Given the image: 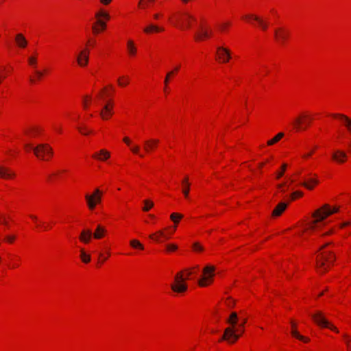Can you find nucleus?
<instances>
[{"mask_svg": "<svg viewBox=\"0 0 351 351\" xmlns=\"http://www.w3.org/2000/svg\"><path fill=\"white\" fill-rule=\"evenodd\" d=\"M339 206H330L326 204L322 207L317 208L312 215L311 221H308V232L310 230L317 232L321 235H329L334 232L332 227L327 226L326 221L328 217L338 213Z\"/></svg>", "mask_w": 351, "mask_h": 351, "instance_id": "1", "label": "nucleus"}, {"mask_svg": "<svg viewBox=\"0 0 351 351\" xmlns=\"http://www.w3.org/2000/svg\"><path fill=\"white\" fill-rule=\"evenodd\" d=\"M335 256L333 253L327 250H323L317 257V269L323 273L328 270L333 265Z\"/></svg>", "mask_w": 351, "mask_h": 351, "instance_id": "2", "label": "nucleus"}, {"mask_svg": "<svg viewBox=\"0 0 351 351\" xmlns=\"http://www.w3.org/2000/svg\"><path fill=\"white\" fill-rule=\"evenodd\" d=\"M26 149H32L35 156L41 160H47L53 156V149L48 144L40 143L36 147H32L30 144H25Z\"/></svg>", "mask_w": 351, "mask_h": 351, "instance_id": "3", "label": "nucleus"}, {"mask_svg": "<svg viewBox=\"0 0 351 351\" xmlns=\"http://www.w3.org/2000/svg\"><path fill=\"white\" fill-rule=\"evenodd\" d=\"M216 268L215 266L208 265L202 269V276L198 280V285H207L214 282Z\"/></svg>", "mask_w": 351, "mask_h": 351, "instance_id": "4", "label": "nucleus"}, {"mask_svg": "<svg viewBox=\"0 0 351 351\" xmlns=\"http://www.w3.org/2000/svg\"><path fill=\"white\" fill-rule=\"evenodd\" d=\"M332 118L338 121L341 125L344 126L350 136L348 145L351 152V119L343 114H332Z\"/></svg>", "mask_w": 351, "mask_h": 351, "instance_id": "5", "label": "nucleus"}, {"mask_svg": "<svg viewBox=\"0 0 351 351\" xmlns=\"http://www.w3.org/2000/svg\"><path fill=\"white\" fill-rule=\"evenodd\" d=\"M85 199L89 209L95 208L97 204L100 203L101 200V191L99 189H96L93 195L86 194Z\"/></svg>", "mask_w": 351, "mask_h": 351, "instance_id": "6", "label": "nucleus"}, {"mask_svg": "<svg viewBox=\"0 0 351 351\" xmlns=\"http://www.w3.org/2000/svg\"><path fill=\"white\" fill-rule=\"evenodd\" d=\"M176 19L182 29L191 27L192 22L196 20L193 16L188 13L181 14L177 16Z\"/></svg>", "mask_w": 351, "mask_h": 351, "instance_id": "7", "label": "nucleus"}, {"mask_svg": "<svg viewBox=\"0 0 351 351\" xmlns=\"http://www.w3.org/2000/svg\"><path fill=\"white\" fill-rule=\"evenodd\" d=\"M313 321L319 326L328 328L337 332H338V330L336 327L333 326L328 322L324 317L322 315L321 313L317 312L312 315Z\"/></svg>", "mask_w": 351, "mask_h": 351, "instance_id": "8", "label": "nucleus"}, {"mask_svg": "<svg viewBox=\"0 0 351 351\" xmlns=\"http://www.w3.org/2000/svg\"><path fill=\"white\" fill-rule=\"evenodd\" d=\"M237 330L234 328H227L224 330V334L221 337L220 341L226 340L230 343H234L240 337V335L236 333Z\"/></svg>", "mask_w": 351, "mask_h": 351, "instance_id": "9", "label": "nucleus"}, {"mask_svg": "<svg viewBox=\"0 0 351 351\" xmlns=\"http://www.w3.org/2000/svg\"><path fill=\"white\" fill-rule=\"evenodd\" d=\"M332 159L335 162H336L337 163L341 164V163H343V162H345L346 161V160H347V154L343 150L335 149L332 152Z\"/></svg>", "mask_w": 351, "mask_h": 351, "instance_id": "10", "label": "nucleus"}, {"mask_svg": "<svg viewBox=\"0 0 351 351\" xmlns=\"http://www.w3.org/2000/svg\"><path fill=\"white\" fill-rule=\"evenodd\" d=\"M185 271L186 272V276L185 277H184L182 272H179L176 275L174 285H185L184 283H185L186 280L193 273L192 269H186Z\"/></svg>", "mask_w": 351, "mask_h": 351, "instance_id": "11", "label": "nucleus"}, {"mask_svg": "<svg viewBox=\"0 0 351 351\" xmlns=\"http://www.w3.org/2000/svg\"><path fill=\"white\" fill-rule=\"evenodd\" d=\"M89 51L82 50L77 56V62L80 66H85L88 62Z\"/></svg>", "mask_w": 351, "mask_h": 351, "instance_id": "12", "label": "nucleus"}, {"mask_svg": "<svg viewBox=\"0 0 351 351\" xmlns=\"http://www.w3.org/2000/svg\"><path fill=\"white\" fill-rule=\"evenodd\" d=\"M274 34L276 39L282 44L285 43L289 36V32L282 28L275 29Z\"/></svg>", "mask_w": 351, "mask_h": 351, "instance_id": "13", "label": "nucleus"}, {"mask_svg": "<svg viewBox=\"0 0 351 351\" xmlns=\"http://www.w3.org/2000/svg\"><path fill=\"white\" fill-rule=\"evenodd\" d=\"M217 53L219 58L222 60L223 62H227L230 59V51L223 47H217Z\"/></svg>", "mask_w": 351, "mask_h": 351, "instance_id": "14", "label": "nucleus"}, {"mask_svg": "<svg viewBox=\"0 0 351 351\" xmlns=\"http://www.w3.org/2000/svg\"><path fill=\"white\" fill-rule=\"evenodd\" d=\"M158 142L159 141L158 139H154V138L148 139V140L145 141L144 143V147H143L145 152L147 153H149L150 152L154 150L156 148V147L157 146Z\"/></svg>", "mask_w": 351, "mask_h": 351, "instance_id": "15", "label": "nucleus"}, {"mask_svg": "<svg viewBox=\"0 0 351 351\" xmlns=\"http://www.w3.org/2000/svg\"><path fill=\"white\" fill-rule=\"evenodd\" d=\"M123 141L125 144L130 147V150L133 154H137L141 158L144 157V154L140 152V147L138 145H132L128 137H125L123 138Z\"/></svg>", "mask_w": 351, "mask_h": 351, "instance_id": "16", "label": "nucleus"}, {"mask_svg": "<svg viewBox=\"0 0 351 351\" xmlns=\"http://www.w3.org/2000/svg\"><path fill=\"white\" fill-rule=\"evenodd\" d=\"M164 28L153 23H149L147 27L143 29V32L146 34H152L154 32H163Z\"/></svg>", "mask_w": 351, "mask_h": 351, "instance_id": "17", "label": "nucleus"}, {"mask_svg": "<svg viewBox=\"0 0 351 351\" xmlns=\"http://www.w3.org/2000/svg\"><path fill=\"white\" fill-rule=\"evenodd\" d=\"M246 19H253L258 22L260 27L263 29L266 30L267 29V23L264 21L261 18L254 15V14H248L244 16Z\"/></svg>", "mask_w": 351, "mask_h": 351, "instance_id": "18", "label": "nucleus"}, {"mask_svg": "<svg viewBox=\"0 0 351 351\" xmlns=\"http://www.w3.org/2000/svg\"><path fill=\"white\" fill-rule=\"evenodd\" d=\"M288 204L285 202L279 203L272 212L273 217L280 216L287 208Z\"/></svg>", "mask_w": 351, "mask_h": 351, "instance_id": "19", "label": "nucleus"}, {"mask_svg": "<svg viewBox=\"0 0 351 351\" xmlns=\"http://www.w3.org/2000/svg\"><path fill=\"white\" fill-rule=\"evenodd\" d=\"M14 176H15V173L13 171H12L10 169H9L5 167L0 166V178L8 179V178H12Z\"/></svg>", "mask_w": 351, "mask_h": 351, "instance_id": "20", "label": "nucleus"}, {"mask_svg": "<svg viewBox=\"0 0 351 351\" xmlns=\"http://www.w3.org/2000/svg\"><path fill=\"white\" fill-rule=\"evenodd\" d=\"M319 183V178L315 174L308 173V190L313 189Z\"/></svg>", "mask_w": 351, "mask_h": 351, "instance_id": "21", "label": "nucleus"}, {"mask_svg": "<svg viewBox=\"0 0 351 351\" xmlns=\"http://www.w3.org/2000/svg\"><path fill=\"white\" fill-rule=\"evenodd\" d=\"M99 114L103 119H108L112 114V111L108 104H106L102 110L100 111Z\"/></svg>", "mask_w": 351, "mask_h": 351, "instance_id": "22", "label": "nucleus"}, {"mask_svg": "<svg viewBox=\"0 0 351 351\" xmlns=\"http://www.w3.org/2000/svg\"><path fill=\"white\" fill-rule=\"evenodd\" d=\"M92 235H93V233L90 230H84L81 232L80 239L82 242H84L85 243H88L90 242Z\"/></svg>", "mask_w": 351, "mask_h": 351, "instance_id": "23", "label": "nucleus"}, {"mask_svg": "<svg viewBox=\"0 0 351 351\" xmlns=\"http://www.w3.org/2000/svg\"><path fill=\"white\" fill-rule=\"evenodd\" d=\"M304 123H305V117L301 116V117H297L295 119V121L293 122V125H294L295 128L299 131V130L304 129V128L303 126Z\"/></svg>", "mask_w": 351, "mask_h": 351, "instance_id": "24", "label": "nucleus"}, {"mask_svg": "<svg viewBox=\"0 0 351 351\" xmlns=\"http://www.w3.org/2000/svg\"><path fill=\"white\" fill-rule=\"evenodd\" d=\"M106 232V230L105 229V228L101 226V225H98L93 235L95 239H99L104 236Z\"/></svg>", "mask_w": 351, "mask_h": 351, "instance_id": "25", "label": "nucleus"}, {"mask_svg": "<svg viewBox=\"0 0 351 351\" xmlns=\"http://www.w3.org/2000/svg\"><path fill=\"white\" fill-rule=\"evenodd\" d=\"M210 36V33L206 29H204L203 28L198 32H195V38L197 40H202L204 38H208Z\"/></svg>", "mask_w": 351, "mask_h": 351, "instance_id": "26", "label": "nucleus"}, {"mask_svg": "<svg viewBox=\"0 0 351 351\" xmlns=\"http://www.w3.org/2000/svg\"><path fill=\"white\" fill-rule=\"evenodd\" d=\"M15 40H16L17 45L21 48H25L27 45V42L26 39L25 38L23 35L21 34H18L16 36Z\"/></svg>", "mask_w": 351, "mask_h": 351, "instance_id": "27", "label": "nucleus"}, {"mask_svg": "<svg viewBox=\"0 0 351 351\" xmlns=\"http://www.w3.org/2000/svg\"><path fill=\"white\" fill-rule=\"evenodd\" d=\"M182 185H183L182 193H183V194H184L185 197H188L189 193V190H190V188H189L190 184L189 183V178H188V177H186L182 180Z\"/></svg>", "mask_w": 351, "mask_h": 351, "instance_id": "28", "label": "nucleus"}, {"mask_svg": "<svg viewBox=\"0 0 351 351\" xmlns=\"http://www.w3.org/2000/svg\"><path fill=\"white\" fill-rule=\"evenodd\" d=\"M237 322H238L237 314L235 312H232L230 314V317L228 319L227 322L232 326L231 328H235V325L237 323Z\"/></svg>", "mask_w": 351, "mask_h": 351, "instance_id": "29", "label": "nucleus"}, {"mask_svg": "<svg viewBox=\"0 0 351 351\" xmlns=\"http://www.w3.org/2000/svg\"><path fill=\"white\" fill-rule=\"evenodd\" d=\"M160 237H165V239H168V237L165 234L162 230H159L155 234H152L149 235V238L154 240L156 242H160Z\"/></svg>", "mask_w": 351, "mask_h": 351, "instance_id": "30", "label": "nucleus"}, {"mask_svg": "<svg viewBox=\"0 0 351 351\" xmlns=\"http://www.w3.org/2000/svg\"><path fill=\"white\" fill-rule=\"evenodd\" d=\"M155 0H139L138 7L142 9H146L150 4L153 3Z\"/></svg>", "mask_w": 351, "mask_h": 351, "instance_id": "31", "label": "nucleus"}, {"mask_svg": "<svg viewBox=\"0 0 351 351\" xmlns=\"http://www.w3.org/2000/svg\"><path fill=\"white\" fill-rule=\"evenodd\" d=\"M291 326H292L291 335L293 337H295V338H297L301 341H306L305 337L302 335H300L299 334V332L295 329V324L293 322H291Z\"/></svg>", "mask_w": 351, "mask_h": 351, "instance_id": "32", "label": "nucleus"}, {"mask_svg": "<svg viewBox=\"0 0 351 351\" xmlns=\"http://www.w3.org/2000/svg\"><path fill=\"white\" fill-rule=\"evenodd\" d=\"M284 136V133L280 132L276 135L273 138L267 141L268 145H272L278 142Z\"/></svg>", "mask_w": 351, "mask_h": 351, "instance_id": "33", "label": "nucleus"}, {"mask_svg": "<svg viewBox=\"0 0 351 351\" xmlns=\"http://www.w3.org/2000/svg\"><path fill=\"white\" fill-rule=\"evenodd\" d=\"M128 52L131 56L135 55L136 52V48L134 46V44L132 40L128 41Z\"/></svg>", "mask_w": 351, "mask_h": 351, "instance_id": "34", "label": "nucleus"}, {"mask_svg": "<svg viewBox=\"0 0 351 351\" xmlns=\"http://www.w3.org/2000/svg\"><path fill=\"white\" fill-rule=\"evenodd\" d=\"M130 245L135 249L143 250V245L136 239L130 241Z\"/></svg>", "mask_w": 351, "mask_h": 351, "instance_id": "35", "label": "nucleus"}, {"mask_svg": "<svg viewBox=\"0 0 351 351\" xmlns=\"http://www.w3.org/2000/svg\"><path fill=\"white\" fill-rule=\"evenodd\" d=\"M143 202L145 206L143 208V210L145 212L149 211L154 206V203L149 199L144 200Z\"/></svg>", "mask_w": 351, "mask_h": 351, "instance_id": "36", "label": "nucleus"}, {"mask_svg": "<svg viewBox=\"0 0 351 351\" xmlns=\"http://www.w3.org/2000/svg\"><path fill=\"white\" fill-rule=\"evenodd\" d=\"M80 258L82 261L85 263H87L90 261V255L87 254L83 250H81Z\"/></svg>", "mask_w": 351, "mask_h": 351, "instance_id": "37", "label": "nucleus"}, {"mask_svg": "<svg viewBox=\"0 0 351 351\" xmlns=\"http://www.w3.org/2000/svg\"><path fill=\"white\" fill-rule=\"evenodd\" d=\"M187 287H171V291L173 293H180L186 291Z\"/></svg>", "mask_w": 351, "mask_h": 351, "instance_id": "38", "label": "nucleus"}, {"mask_svg": "<svg viewBox=\"0 0 351 351\" xmlns=\"http://www.w3.org/2000/svg\"><path fill=\"white\" fill-rule=\"evenodd\" d=\"M182 217V215L176 213H172L170 216L171 219L176 223H178V219H180Z\"/></svg>", "mask_w": 351, "mask_h": 351, "instance_id": "39", "label": "nucleus"}, {"mask_svg": "<svg viewBox=\"0 0 351 351\" xmlns=\"http://www.w3.org/2000/svg\"><path fill=\"white\" fill-rule=\"evenodd\" d=\"M100 154L103 156L102 158H99L100 160H106L110 157V153L105 149H101Z\"/></svg>", "mask_w": 351, "mask_h": 351, "instance_id": "40", "label": "nucleus"}, {"mask_svg": "<svg viewBox=\"0 0 351 351\" xmlns=\"http://www.w3.org/2000/svg\"><path fill=\"white\" fill-rule=\"evenodd\" d=\"M286 167H287L286 164H283V165H282L280 172H278V173H277V176H276V178H277L278 179H279L280 178H281V177L283 176L284 172H285V170H286Z\"/></svg>", "mask_w": 351, "mask_h": 351, "instance_id": "41", "label": "nucleus"}, {"mask_svg": "<svg viewBox=\"0 0 351 351\" xmlns=\"http://www.w3.org/2000/svg\"><path fill=\"white\" fill-rule=\"evenodd\" d=\"M28 62L30 65L33 66L34 67H36L37 64V60L35 57H29L28 58Z\"/></svg>", "mask_w": 351, "mask_h": 351, "instance_id": "42", "label": "nucleus"}, {"mask_svg": "<svg viewBox=\"0 0 351 351\" xmlns=\"http://www.w3.org/2000/svg\"><path fill=\"white\" fill-rule=\"evenodd\" d=\"M302 195V192H300V191H295V192L293 193L291 195V197L292 200H294V199L301 197Z\"/></svg>", "mask_w": 351, "mask_h": 351, "instance_id": "43", "label": "nucleus"}, {"mask_svg": "<svg viewBox=\"0 0 351 351\" xmlns=\"http://www.w3.org/2000/svg\"><path fill=\"white\" fill-rule=\"evenodd\" d=\"M124 77L118 79V84L121 86H126L128 84V80L123 81Z\"/></svg>", "mask_w": 351, "mask_h": 351, "instance_id": "44", "label": "nucleus"}, {"mask_svg": "<svg viewBox=\"0 0 351 351\" xmlns=\"http://www.w3.org/2000/svg\"><path fill=\"white\" fill-rule=\"evenodd\" d=\"M173 74V71H169L167 73L165 78V86H167L168 83H169V79H171V76Z\"/></svg>", "mask_w": 351, "mask_h": 351, "instance_id": "45", "label": "nucleus"}, {"mask_svg": "<svg viewBox=\"0 0 351 351\" xmlns=\"http://www.w3.org/2000/svg\"><path fill=\"white\" fill-rule=\"evenodd\" d=\"M193 247L196 251H202L203 250V247L198 243H195L193 245Z\"/></svg>", "mask_w": 351, "mask_h": 351, "instance_id": "46", "label": "nucleus"}, {"mask_svg": "<svg viewBox=\"0 0 351 351\" xmlns=\"http://www.w3.org/2000/svg\"><path fill=\"white\" fill-rule=\"evenodd\" d=\"M245 322H246V320H245V319H243V322H242V323L239 324V328H236V329L237 330L236 331V332H239V331H240L241 332H243V330L242 328L244 326V324H245Z\"/></svg>", "mask_w": 351, "mask_h": 351, "instance_id": "47", "label": "nucleus"}, {"mask_svg": "<svg viewBox=\"0 0 351 351\" xmlns=\"http://www.w3.org/2000/svg\"><path fill=\"white\" fill-rule=\"evenodd\" d=\"M167 250L171 251H174L177 250L178 247L175 244H169L167 245Z\"/></svg>", "mask_w": 351, "mask_h": 351, "instance_id": "48", "label": "nucleus"}, {"mask_svg": "<svg viewBox=\"0 0 351 351\" xmlns=\"http://www.w3.org/2000/svg\"><path fill=\"white\" fill-rule=\"evenodd\" d=\"M14 239H15L14 236H6V237H5V240L9 243H12Z\"/></svg>", "mask_w": 351, "mask_h": 351, "instance_id": "49", "label": "nucleus"}, {"mask_svg": "<svg viewBox=\"0 0 351 351\" xmlns=\"http://www.w3.org/2000/svg\"><path fill=\"white\" fill-rule=\"evenodd\" d=\"M97 23L101 26L102 29L106 28V23L101 20H98Z\"/></svg>", "mask_w": 351, "mask_h": 351, "instance_id": "50", "label": "nucleus"}, {"mask_svg": "<svg viewBox=\"0 0 351 351\" xmlns=\"http://www.w3.org/2000/svg\"><path fill=\"white\" fill-rule=\"evenodd\" d=\"M35 73H36V76H37L38 80L40 79L43 77V71H36Z\"/></svg>", "mask_w": 351, "mask_h": 351, "instance_id": "51", "label": "nucleus"}, {"mask_svg": "<svg viewBox=\"0 0 351 351\" xmlns=\"http://www.w3.org/2000/svg\"><path fill=\"white\" fill-rule=\"evenodd\" d=\"M350 221L343 222V223H341V224L339 225V228H346V226H350Z\"/></svg>", "mask_w": 351, "mask_h": 351, "instance_id": "52", "label": "nucleus"}, {"mask_svg": "<svg viewBox=\"0 0 351 351\" xmlns=\"http://www.w3.org/2000/svg\"><path fill=\"white\" fill-rule=\"evenodd\" d=\"M229 25H230V23H223V24H221V25L219 26V28H220V29H221V30H222V31H223V29H225V28H226V27H228Z\"/></svg>", "mask_w": 351, "mask_h": 351, "instance_id": "53", "label": "nucleus"}, {"mask_svg": "<svg viewBox=\"0 0 351 351\" xmlns=\"http://www.w3.org/2000/svg\"><path fill=\"white\" fill-rule=\"evenodd\" d=\"M112 1V0H100V2L104 4V5H108L110 2Z\"/></svg>", "mask_w": 351, "mask_h": 351, "instance_id": "54", "label": "nucleus"}, {"mask_svg": "<svg viewBox=\"0 0 351 351\" xmlns=\"http://www.w3.org/2000/svg\"><path fill=\"white\" fill-rule=\"evenodd\" d=\"M93 30L95 34L99 33L100 31V29L96 26H93Z\"/></svg>", "mask_w": 351, "mask_h": 351, "instance_id": "55", "label": "nucleus"}, {"mask_svg": "<svg viewBox=\"0 0 351 351\" xmlns=\"http://www.w3.org/2000/svg\"><path fill=\"white\" fill-rule=\"evenodd\" d=\"M105 12H103V11H100L99 12L97 13L96 14V16L97 17H100V16H103V14H104Z\"/></svg>", "mask_w": 351, "mask_h": 351, "instance_id": "56", "label": "nucleus"}, {"mask_svg": "<svg viewBox=\"0 0 351 351\" xmlns=\"http://www.w3.org/2000/svg\"><path fill=\"white\" fill-rule=\"evenodd\" d=\"M88 97V96H86V97H85V98H84V99H84V108H86L88 107V104H87V103H86V99Z\"/></svg>", "mask_w": 351, "mask_h": 351, "instance_id": "57", "label": "nucleus"}, {"mask_svg": "<svg viewBox=\"0 0 351 351\" xmlns=\"http://www.w3.org/2000/svg\"><path fill=\"white\" fill-rule=\"evenodd\" d=\"M78 129H79V130L80 131V132H82V134H85V135L88 134L90 132H88V131H87V132H83V129H82V128H79Z\"/></svg>", "mask_w": 351, "mask_h": 351, "instance_id": "58", "label": "nucleus"}, {"mask_svg": "<svg viewBox=\"0 0 351 351\" xmlns=\"http://www.w3.org/2000/svg\"><path fill=\"white\" fill-rule=\"evenodd\" d=\"M160 16V14L156 13V14H154V19H158Z\"/></svg>", "mask_w": 351, "mask_h": 351, "instance_id": "59", "label": "nucleus"}, {"mask_svg": "<svg viewBox=\"0 0 351 351\" xmlns=\"http://www.w3.org/2000/svg\"><path fill=\"white\" fill-rule=\"evenodd\" d=\"M103 17L106 18V19H110L109 14L108 13H106V12L103 14Z\"/></svg>", "mask_w": 351, "mask_h": 351, "instance_id": "60", "label": "nucleus"}, {"mask_svg": "<svg viewBox=\"0 0 351 351\" xmlns=\"http://www.w3.org/2000/svg\"><path fill=\"white\" fill-rule=\"evenodd\" d=\"M346 343L348 345V349L351 351V344L350 343L348 340H346Z\"/></svg>", "mask_w": 351, "mask_h": 351, "instance_id": "61", "label": "nucleus"}, {"mask_svg": "<svg viewBox=\"0 0 351 351\" xmlns=\"http://www.w3.org/2000/svg\"><path fill=\"white\" fill-rule=\"evenodd\" d=\"M30 217H31L33 220H35V221H36V220H37V217H36V216H35V215H30Z\"/></svg>", "mask_w": 351, "mask_h": 351, "instance_id": "62", "label": "nucleus"}, {"mask_svg": "<svg viewBox=\"0 0 351 351\" xmlns=\"http://www.w3.org/2000/svg\"><path fill=\"white\" fill-rule=\"evenodd\" d=\"M0 222L2 223L3 224L7 226L8 225V223L5 220H0Z\"/></svg>", "mask_w": 351, "mask_h": 351, "instance_id": "63", "label": "nucleus"}, {"mask_svg": "<svg viewBox=\"0 0 351 351\" xmlns=\"http://www.w3.org/2000/svg\"><path fill=\"white\" fill-rule=\"evenodd\" d=\"M5 75H3L2 73H1V71H0V80L3 78H5Z\"/></svg>", "mask_w": 351, "mask_h": 351, "instance_id": "64", "label": "nucleus"}]
</instances>
